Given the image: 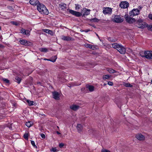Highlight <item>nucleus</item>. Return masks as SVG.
<instances>
[{
    "label": "nucleus",
    "mask_w": 152,
    "mask_h": 152,
    "mask_svg": "<svg viewBox=\"0 0 152 152\" xmlns=\"http://www.w3.org/2000/svg\"><path fill=\"white\" fill-rule=\"evenodd\" d=\"M86 88L88 89L90 92L93 91L94 90V87L91 85H88L86 86Z\"/></svg>",
    "instance_id": "nucleus-19"
},
{
    "label": "nucleus",
    "mask_w": 152,
    "mask_h": 152,
    "mask_svg": "<svg viewBox=\"0 0 152 152\" xmlns=\"http://www.w3.org/2000/svg\"><path fill=\"white\" fill-rule=\"evenodd\" d=\"M48 34H50L51 35H53L54 34V33L53 32V31L50 30V31H49Z\"/></svg>",
    "instance_id": "nucleus-41"
},
{
    "label": "nucleus",
    "mask_w": 152,
    "mask_h": 152,
    "mask_svg": "<svg viewBox=\"0 0 152 152\" xmlns=\"http://www.w3.org/2000/svg\"><path fill=\"white\" fill-rule=\"evenodd\" d=\"M107 84L110 86H112L113 85V83L110 81H109L107 83Z\"/></svg>",
    "instance_id": "nucleus-39"
},
{
    "label": "nucleus",
    "mask_w": 152,
    "mask_h": 152,
    "mask_svg": "<svg viewBox=\"0 0 152 152\" xmlns=\"http://www.w3.org/2000/svg\"><path fill=\"white\" fill-rule=\"evenodd\" d=\"M80 85V83L79 84H77V83L76 82H75L73 83H72V85L70 86L68 85V86L69 87H72V86H78Z\"/></svg>",
    "instance_id": "nucleus-31"
},
{
    "label": "nucleus",
    "mask_w": 152,
    "mask_h": 152,
    "mask_svg": "<svg viewBox=\"0 0 152 152\" xmlns=\"http://www.w3.org/2000/svg\"><path fill=\"white\" fill-rule=\"evenodd\" d=\"M50 151H53L54 152H56V148H52L51 149H50Z\"/></svg>",
    "instance_id": "nucleus-38"
},
{
    "label": "nucleus",
    "mask_w": 152,
    "mask_h": 152,
    "mask_svg": "<svg viewBox=\"0 0 152 152\" xmlns=\"http://www.w3.org/2000/svg\"><path fill=\"white\" fill-rule=\"evenodd\" d=\"M91 20L92 22H98L99 21V20L97 18H94L91 19Z\"/></svg>",
    "instance_id": "nucleus-30"
},
{
    "label": "nucleus",
    "mask_w": 152,
    "mask_h": 152,
    "mask_svg": "<svg viewBox=\"0 0 152 152\" xmlns=\"http://www.w3.org/2000/svg\"><path fill=\"white\" fill-rule=\"evenodd\" d=\"M57 127L58 128H59V127H58V126H57Z\"/></svg>",
    "instance_id": "nucleus-57"
},
{
    "label": "nucleus",
    "mask_w": 152,
    "mask_h": 152,
    "mask_svg": "<svg viewBox=\"0 0 152 152\" xmlns=\"http://www.w3.org/2000/svg\"><path fill=\"white\" fill-rule=\"evenodd\" d=\"M67 10L69 11V13L77 17L81 16L82 15L83 16H86L89 15L90 13V10L86 8H83L81 13L69 9H67Z\"/></svg>",
    "instance_id": "nucleus-1"
},
{
    "label": "nucleus",
    "mask_w": 152,
    "mask_h": 152,
    "mask_svg": "<svg viewBox=\"0 0 152 152\" xmlns=\"http://www.w3.org/2000/svg\"><path fill=\"white\" fill-rule=\"evenodd\" d=\"M120 45H119L116 43L112 44V47L113 48L116 49H117L118 48H119Z\"/></svg>",
    "instance_id": "nucleus-21"
},
{
    "label": "nucleus",
    "mask_w": 152,
    "mask_h": 152,
    "mask_svg": "<svg viewBox=\"0 0 152 152\" xmlns=\"http://www.w3.org/2000/svg\"><path fill=\"white\" fill-rule=\"evenodd\" d=\"M107 70L110 73H114L116 72V71L112 69L109 68L107 69Z\"/></svg>",
    "instance_id": "nucleus-23"
},
{
    "label": "nucleus",
    "mask_w": 152,
    "mask_h": 152,
    "mask_svg": "<svg viewBox=\"0 0 152 152\" xmlns=\"http://www.w3.org/2000/svg\"><path fill=\"white\" fill-rule=\"evenodd\" d=\"M57 58V56H52L50 59H47V60L51 61L53 62H54L56 61Z\"/></svg>",
    "instance_id": "nucleus-20"
},
{
    "label": "nucleus",
    "mask_w": 152,
    "mask_h": 152,
    "mask_svg": "<svg viewBox=\"0 0 152 152\" xmlns=\"http://www.w3.org/2000/svg\"><path fill=\"white\" fill-rule=\"evenodd\" d=\"M56 133H57L58 134H61V133H60V132H58V131H57V132H56Z\"/></svg>",
    "instance_id": "nucleus-50"
},
{
    "label": "nucleus",
    "mask_w": 152,
    "mask_h": 152,
    "mask_svg": "<svg viewBox=\"0 0 152 152\" xmlns=\"http://www.w3.org/2000/svg\"><path fill=\"white\" fill-rule=\"evenodd\" d=\"M151 83L152 84V80H151Z\"/></svg>",
    "instance_id": "nucleus-56"
},
{
    "label": "nucleus",
    "mask_w": 152,
    "mask_h": 152,
    "mask_svg": "<svg viewBox=\"0 0 152 152\" xmlns=\"http://www.w3.org/2000/svg\"><path fill=\"white\" fill-rule=\"evenodd\" d=\"M31 143L32 145L34 147H35L36 148H37V147L36 146L35 144V142L34 141H31Z\"/></svg>",
    "instance_id": "nucleus-36"
},
{
    "label": "nucleus",
    "mask_w": 152,
    "mask_h": 152,
    "mask_svg": "<svg viewBox=\"0 0 152 152\" xmlns=\"http://www.w3.org/2000/svg\"><path fill=\"white\" fill-rule=\"evenodd\" d=\"M117 50L121 54H124L126 52L125 48L121 45H120L118 48L117 49Z\"/></svg>",
    "instance_id": "nucleus-8"
},
{
    "label": "nucleus",
    "mask_w": 152,
    "mask_h": 152,
    "mask_svg": "<svg viewBox=\"0 0 152 152\" xmlns=\"http://www.w3.org/2000/svg\"><path fill=\"white\" fill-rule=\"evenodd\" d=\"M70 108L74 111H76L80 108V106L75 104H72L70 106Z\"/></svg>",
    "instance_id": "nucleus-16"
},
{
    "label": "nucleus",
    "mask_w": 152,
    "mask_h": 152,
    "mask_svg": "<svg viewBox=\"0 0 152 152\" xmlns=\"http://www.w3.org/2000/svg\"><path fill=\"white\" fill-rule=\"evenodd\" d=\"M140 55L143 57H145V51H140Z\"/></svg>",
    "instance_id": "nucleus-27"
},
{
    "label": "nucleus",
    "mask_w": 152,
    "mask_h": 152,
    "mask_svg": "<svg viewBox=\"0 0 152 152\" xmlns=\"http://www.w3.org/2000/svg\"><path fill=\"white\" fill-rule=\"evenodd\" d=\"M152 51H146L145 57L147 59H152Z\"/></svg>",
    "instance_id": "nucleus-10"
},
{
    "label": "nucleus",
    "mask_w": 152,
    "mask_h": 152,
    "mask_svg": "<svg viewBox=\"0 0 152 152\" xmlns=\"http://www.w3.org/2000/svg\"><path fill=\"white\" fill-rule=\"evenodd\" d=\"M33 123L31 121H28L27 122L26 124V125L28 127H30L33 125Z\"/></svg>",
    "instance_id": "nucleus-22"
},
{
    "label": "nucleus",
    "mask_w": 152,
    "mask_h": 152,
    "mask_svg": "<svg viewBox=\"0 0 152 152\" xmlns=\"http://www.w3.org/2000/svg\"><path fill=\"white\" fill-rule=\"evenodd\" d=\"M90 31V29H86L84 30V31L86 32H88Z\"/></svg>",
    "instance_id": "nucleus-49"
},
{
    "label": "nucleus",
    "mask_w": 152,
    "mask_h": 152,
    "mask_svg": "<svg viewBox=\"0 0 152 152\" xmlns=\"http://www.w3.org/2000/svg\"><path fill=\"white\" fill-rule=\"evenodd\" d=\"M53 97L56 100H58L59 99V94L56 91H55L52 92Z\"/></svg>",
    "instance_id": "nucleus-13"
},
{
    "label": "nucleus",
    "mask_w": 152,
    "mask_h": 152,
    "mask_svg": "<svg viewBox=\"0 0 152 152\" xmlns=\"http://www.w3.org/2000/svg\"><path fill=\"white\" fill-rule=\"evenodd\" d=\"M29 3L31 4L34 6L37 5L39 3V1L38 0H30Z\"/></svg>",
    "instance_id": "nucleus-15"
},
{
    "label": "nucleus",
    "mask_w": 152,
    "mask_h": 152,
    "mask_svg": "<svg viewBox=\"0 0 152 152\" xmlns=\"http://www.w3.org/2000/svg\"><path fill=\"white\" fill-rule=\"evenodd\" d=\"M138 8H139L140 9H141V7H140V6H139L138 7Z\"/></svg>",
    "instance_id": "nucleus-52"
},
{
    "label": "nucleus",
    "mask_w": 152,
    "mask_h": 152,
    "mask_svg": "<svg viewBox=\"0 0 152 152\" xmlns=\"http://www.w3.org/2000/svg\"><path fill=\"white\" fill-rule=\"evenodd\" d=\"M102 152H110V151L108 150L104 149L102 150Z\"/></svg>",
    "instance_id": "nucleus-40"
},
{
    "label": "nucleus",
    "mask_w": 152,
    "mask_h": 152,
    "mask_svg": "<svg viewBox=\"0 0 152 152\" xmlns=\"http://www.w3.org/2000/svg\"><path fill=\"white\" fill-rule=\"evenodd\" d=\"M124 18L127 22L129 23H131L135 21V19L133 18L129 17L127 14L125 15L124 16Z\"/></svg>",
    "instance_id": "nucleus-6"
},
{
    "label": "nucleus",
    "mask_w": 152,
    "mask_h": 152,
    "mask_svg": "<svg viewBox=\"0 0 152 152\" xmlns=\"http://www.w3.org/2000/svg\"><path fill=\"white\" fill-rule=\"evenodd\" d=\"M106 84H104V86H106Z\"/></svg>",
    "instance_id": "nucleus-54"
},
{
    "label": "nucleus",
    "mask_w": 152,
    "mask_h": 152,
    "mask_svg": "<svg viewBox=\"0 0 152 152\" xmlns=\"http://www.w3.org/2000/svg\"><path fill=\"white\" fill-rule=\"evenodd\" d=\"M47 59H46V58H45L44 59V60H47Z\"/></svg>",
    "instance_id": "nucleus-53"
},
{
    "label": "nucleus",
    "mask_w": 152,
    "mask_h": 152,
    "mask_svg": "<svg viewBox=\"0 0 152 152\" xmlns=\"http://www.w3.org/2000/svg\"><path fill=\"white\" fill-rule=\"evenodd\" d=\"M110 77V75H104L102 76V78L103 80H106L108 79Z\"/></svg>",
    "instance_id": "nucleus-24"
},
{
    "label": "nucleus",
    "mask_w": 152,
    "mask_h": 152,
    "mask_svg": "<svg viewBox=\"0 0 152 152\" xmlns=\"http://www.w3.org/2000/svg\"><path fill=\"white\" fill-rule=\"evenodd\" d=\"M19 42L21 44L27 46H30L31 45V42H28L25 39L20 40Z\"/></svg>",
    "instance_id": "nucleus-9"
},
{
    "label": "nucleus",
    "mask_w": 152,
    "mask_h": 152,
    "mask_svg": "<svg viewBox=\"0 0 152 152\" xmlns=\"http://www.w3.org/2000/svg\"><path fill=\"white\" fill-rule=\"evenodd\" d=\"M149 18L152 20V14H149L148 15Z\"/></svg>",
    "instance_id": "nucleus-42"
},
{
    "label": "nucleus",
    "mask_w": 152,
    "mask_h": 152,
    "mask_svg": "<svg viewBox=\"0 0 152 152\" xmlns=\"http://www.w3.org/2000/svg\"><path fill=\"white\" fill-rule=\"evenodd\" d=\"M86 47L90 48L92 49H94V48L93 45L89 44H88L87 45Z\"/></svg>",
    "instance_id": "nucleus-32"
},
{
    "label": "nucleus",
    "mask_w": 152,
    "mask_h": 152,
    "mask_svg": "<svg viewBox=\"0 0 152 152\" xmlns=\"http://www.w3.org/2000/svg\"><path fill=\"white\" fill-rule=\"evenodd\" d=\"M140 10L137 9H134L130 12L129 14L130 16L133 17L135 15H138L140 13Z\"/></svg>",
    "instance_id": "nucleus-5"
},
{
    "label": "nucleus",
    "mask_w": 152,
    "mask_h": 152,
    "mask_svg": "<svg viewBox=\"0 0 152 152\" xmlns=\"http://www.w3.org/2000/svg\"><path fill=\"white\" fill-rule=\"evenodd\" d=\"M61 39L63 40H66L68 41H72L73 40L72 39V38L70 37L65 36H62Z\"/></svg>",
    "instance_id": "nucleus-17"
},
{
    "label": "nucleus",
    "mask_w": 152,
    "mask_h": 152,
    "mask_svg": "<svg viewBox=\"0 0 152 152\" xmlns=\"http://www.w3.org/2000/svg\"><path fill=\"white\" fill-rule=\"evenodd\" d=\"M124 85L126 87H132V85L129 83H125L124 84Z\"/></svg>",
    "instance_id": "nucleus-29"
},
{
    "label": "nucleus",
    "mask_w": 152,
    "mask_h": 152,
    "mask_svg": "<svg viewBox=\"0 0 152 152\" xmlns=\"http://www.w3.org/2000/svg\"><path fill=\"white\" fill-rule=\"evenodd\" d=\"M64 145L63 143H61L59 144V146L60 148H62L64 146Z\"/></svg>",
    "instance_id": "nucleus-43"
},
{
    "label": "nucleus",
    "mask_w": 152,
    "mask_h": 152,
    "mask_svg": "<svg viewBox=\"0 0 152 152\" xmlns=\"http://www.w3.org/2000/svg\"><path fill=\"white\" fill-rule=\"evenodd\" d=\"M112 20L115 22L120 23L123 22L124 19L120 15H113L112 16Z\"/></svg>",
    "instance_id": "nucleus-4"
},
{
    "label": "nucleus",
    "mask_w": 152,
    "mask_h": 152,
    "mask_svg": "<svg viewBox=\"0 0 152 152\" xmlns=\"http://www.w3.org/2000/svg\"><path fill=\"white\" fill-rule=\"evenodd\" d=\"M135 24L136 26L139 28H143L148 26V24L144 22L143 20L141 19L137 20Z\"/></svg>",
    "instance_id": "nucleus-3"
},
{
    "label": "nucleus",
    "mask_w": 152,
    "mask_h": 152,
    "mask_svg": "<svg viewBox=\"0 0 152 152\" xmlns=\"http://www.w3.org/2000/svg\"><path fill=\"white\" fill-rule=\"evenodd\" d=\"M136 137L139 140L143 141L145 139V137L141 134H138L136 136Z\"/></svg>",
    "instance_id": "nucleus-14"
},
{
    "label": "nucleus",
    "mask_w": 152,
    "mask_h": 152,
    "mask_svg": "<svg viewBox=\"0 0 152 152\" xmlns=\"http://www.w3.org/2000/svg\"><path fill=\"white\" fill-rule=\"evenodd\" d=\"M77 129L78 132L80 133L83 130V126L81 124H78L77 125Z\"/></svg>",
    "instance_id": "nucleus-18"
},
{
    "label": "nucleus",
    "mask_w": 152,
    "mask_h": 152,
    "mask_svg": "<svg viewBox=\"0 0 152 152\" xmlns=\"http://www.w3.org/2000/svg\"><path fill=\"white\" fill-rule=\"evenodd\" d=\"M146 27H147L148 30L152 31V25H148V26H146Z\"/></svg>",
    "instance_id": "nucleus-33"
},
{
    "label": "nucleus",
    "mask_w": 152,
    "mask_h": 152,
    "mask_svg": "<svg viewBox=\"0 0 152 152\" xmlns=\"http://www.w3.org/2000/svg\"><path fill=\"white\" fill-rule=\"evenodd\" d=\"M26 102L29 106H32L34 104V102L33 101H30L29 100L27 99L26 100Z\"/></svg>",
    "instance_id": "nucleus-26"
},
{
    "label": "nucleus",
    "mask_w": 152,
    "mask_h": 152,
    "mask_svg": "<svg viewBox=\"0 0 152 152\" xmlns=\"http://www.w3.org/2000/svg\"><path fill=\"white\" fill-rule=\"evenodd\" d=\"M2 80L6 83H9V81L7 79L3 78H2Z\"/></svg>",
    "instance_id": "nucleus-34"
},
{
    "label": "nucleus",
    "mask_w": 152,
    "mask_h": 152,
    "mask_svg": "<svg viewBox=\"0 0 152 152\" xmlns=\"http://www.w3.org/2000/svg\"><path fill=\"white\" fill-rule=\"evenodd\" d=\"M37 9L42 14L47 15L49 13V11L46 7L43 4L40 3L37 5Z\"/></svg>",
    "instance_id": "nucleus-2"
},
{
    "label": "nucleus",
    "mask_w": 152,
    "mask_h": 152,
    "mask_svg": "<svg viewBox=\"0 0 152 152\" xmlns=\"http://www.w3.org/2000/svg\"><path fill=\"white\" fill-rule=\"evenodd\" d=\"M112 9L109 7L104 8L103 11V13L105 15L108 14L110 15L112 14Z\"/></svg>",
    "instance_id": "nucleus-7"
},
{
    "label": "nucleus",
    "mask_w": 152,
    "mask_h": 152,
    "mask_svg": "<svg viewBox=\"0 0 152 152\" xmlns=\"http://www.w3.org/2000/svg\"><path fill=\"white\" fill-rule=\"evenodd\" d=\"M20 33L23 35H26L27 36H29L30 35V31L28 30H26L25 29L22 28L20 30Z\"/></svg>",
    "instance_id": "nucleus-12"
},
{
    "label": "nucleus",
    "mask_w": 152,
    "mask_h": 152,
    "mask_svg": "<svg viewBox=\"0 0 152 152\" xmlns=\"http://www.w3.org/2000/svg\"><path fill=\"white\" fill-rule=\"evenodd\" d=\"M41 135V137L42 138H45V135L44 134H43V133H42L41 134H40Z\"/></svg>",
    "instance_id": "nucleus-46"
},
{
    "label": "nucleus",
    "mask_w": 152,
    "mask_h": 152,
    "mask_svg": "<svg viewBox=\"0 0 152 152\" xmlns=\"http://www.w3.org/2000/svg\"><path fill=\"white\" fill-rule=\"evenodd\" d=\"M75 8L76 9H80V6L78 4H76Z\"/></svg>",
    "instance_id": "nucleus-47"
},
{
    "label": "nucleus",
    "mask_w": 152,
    "mask_h": 152,
    "mask_svg": "<svg viewBox=\"0 0 152 152\" xmlns=\"http://www.w3.org/2000/svg\"><path fill=\"white\" fill-rule=\"evenodd\" d=\"M12 23L14 25L17 26L18 25V23L17 22L13 21L12 22Z\"/></svg>",
    "instance_id": "nucleus-45"
},
{
    "label": "nucleus",
    "mask_w": 152,
    "mask_h": 152,
    "mask_svg": "<svg viewBox=\"0 0 152 152\" xmlns=\"http://www.w3.org/2000/svg\"><path fill=\"white\" fill-rule=\"evenodd\" d=\"M15 80L16 82H17L18 84H19L21 81V79L18 77H15Z\"/></svg>",
    "instance_id": "nucleus-28"
},
{
    "label": "nucleus",
    "mask_w": 152,
    "mask_h": 152,
    "mask_svg": "<svg viewBox=\"0 0 152 152\" xmlns=\"http://www.w3.org/2000/svg\"><path fill=\"white\" fill-rule=\"evenodd\" d=\"M119 6L121 8L125 9L129 7V4L126 1H123L120 4Z\"/></svg>",
    "instance_id": "nucleus-11"
},
{
    "label": "nucleus",
    "mask_w": 152,
    "mask_h": 152,
    "mask_svg": "<svg viewBox=\"0 0 152 152\" xmlns=\"http://www.w3.org/2000/svg\"><path fill=\"white\" fill-rule=\"evenodd\" d=\"M4 116L1 113H0V120L3 118Z\"/></svg>",
    "instance_id": "nucleus-48"
},
{
    "label": "nucleus",
    "mask_w": 152,
    "mask_h": 152,
    "mask_svg": "<svg viewBox=\"0 0 152 152\" xmlns=\"http://www.w3.org/2000/svg\"><path fill=\"white\" fill-rule=\"evenodd\" d=\"M96 36H97L99 37L98 35V34H96Z\"/></svg>",
    "instance_id": "nucleus-55"
},
{
    "label": "nucleus",
    "mask_w": 152,
    "mask_h": 152,
    "mask_svg": "<svg viewBox=\"0 0 152 152\" xmlns=\"http://www.w3.org/2000/svg\"><path fill=\"white\" fill-rule=\"evenodd\" d=\"M111 39V38H109L108 39L110 41H111L112 42H114L117 41V39H114L111 40V39Z\"/></svg>",
    "instance_id": "nucleus-44"
},
{
    "label": "nucleus",
    "mask_w": 152,
    "mask_h": 152,
    "mask_svg": "<svg viewBox=\"0 0 152 152\" xmlns=\"http://www.w3.org/2000/svg\"><path fill=\"white\" fill-rule=\"evenodd\" d=\"M24 138L26 139H28V134L27 133H25L23 135Z\"/></svg>",
    "instance_id": "nucleus-35"
},
{
    "label": "nucleus",
    "mask_w": 152,
    "mask_h": 152,
    "mask_svg": "<svg viewBox=\"0 0 152 152\" xmlns=\"http://www.w3.org/2000/svg\"><path fill=\"white\" fill-rule=\"evenodd\" d=\"M43 31L44 32L47 33H49V31H50V30L48 29H43Z\"/></svg>",
    "instance_id": "nucleus-37"
},
{
    "label": "nucleus",
    "mask_w": 152,
    "mask_h": 152,
    "mask_svg": "<svg viewBox=\"0 0 152 152\" xmlns=\"http://www.w3.org/2000/svg\"><path fill=\"white\" fill-rule=\"evenodd\" d=\"M40 51L42 52H47L48 51V49L46 48H41L39 49Z\"/></svg>",
    "instance_id": "nucleus-25"
},
{
    "label": "nucleus",
    "mask_w": 152,
    "mask_h": 152,
    "mask_svg": "<svg viewBox=\"0 0 152 152\" xmlns=\"http://www.w3.org/2000/svg\"><path fill=\"white\" fill-rule=\"evenodd\" d=\"M2 46H3L1 44H0V47L2 48Z\"/></svg>",
    "instance_id": "nucleus-51"
}]
</instances>
